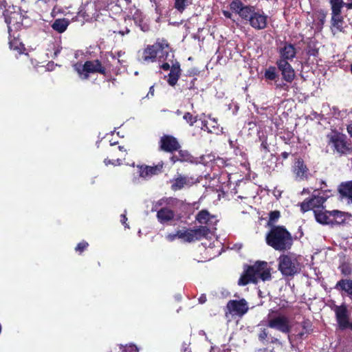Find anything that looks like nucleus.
I'll use <instances>...</instances> for the list:
<instances>
[{"mask_svg": "<svg viewBox=\"0 0 352 352\" xmlns=\"http://www.w3.org/2000/svg\"><path fill=\"white\" fill-rule=\"evenodd\" d=\"M277 52L279 54V59L277 60L292 61L296 56L297 50L295 45L288 41H280Z\"/></svg>", "mask_w": 352, "mask_h": 352, "instance_id": "obj_12", "label": "nucleus"}, {"mask_svg": "<svg viewBox=\"0 0 352 352\" xmlns=\"http://www.w3.org/2000/svg\"><path fill=\"white\" fill-rule=\"evenodd\" d=\"M127 221V217L126 214H122L120 215V221L123 225L126 224V221Z\"/></svg>", "mask_w": 352, "mask_h": 352, "instance_id": "obj_56", "label": "nucleus"}, {"mask_svg": "<svg viewBox=\"0 0 352 352\" xmlns=\"http://www.w3.org/2000/svg\"><path fill=\"white\" fill-rule=\"evenodd\" d=\"M177 238V231L176 232V233H170L166 236V239H167V241H168L170 242L175 241Z\"/></svg>", "mask_w": 352, "mask_h": 352, "instance_id": "obj_48", "label": "nucleus"}, {"mask_svg": "<svg viewBox=\"0 0 352 352\" xmlns=\"http://www.w3.org/2000/svg\"><path fill=\"white\" fill-rule=\"evenodd\" d=\"M280 217V212L279 210H273L269 213V219L267 221V226L271 229L274 226H278L276 223Z\"/></svg>", "mask_w": 352, "mask_h": 352, "instance_id": "obj_37", "label": "nucleus"}, {"mask_svg": "<svg viewBox=\"0 0 352 352\" xmlns=\"http://www.w3.org/2000/svg\"><path fill=\"white\" fill-rule=\"evenodd\" d=\"M334 288L352 298V278L340 279L336 283Z\"/></svg>", "mask_w": 352, "mask_h": 352, "instance_id": "obj_27", "label": "nucleus"}, {"mask_svg": "<svg viewBox=\"0 0 352 352\" xmlns=\"http://www.w3.org/2000/svg\"><path fill=\"white\" fill-rule=\"evenodd\" d=\"M123 352H138V349L135 345L130 344L124 347Z\"/></svg>", "mask_w": 352, "mask_h": 352, "instance_id": "obj_46", "label": "nucleus"}, {"mask_svg": "<svg viewBox=\"0 0 352 352\" xmlns=\"http://www.w3.org/2000/svg\"><path fill=\"white\" fill-rule=\"evenodd\" d=\"M223 14L227 19H231L232 16V14L230 11H228V10H223Z\"/></svg>", "mask_w": 352, "mask_h": 352, "instance_id": "obj_55", "label": "nucleus"}, {"mask_svg": "<svg viewBox=\"0 0 352 352\" xmlns=\"http://www.w3.org/2000/svg\"><path fill=\"white\" fill-rule=\"evenodd\" d=\"M331 8V25L339 32L343 31V24L344 23L343 17L341 16V9L344 5L330 4Z\"/></svg>", "mask_w": 352, "mask_h": 352, "instance_id": "obj_17", "label": "nucleus"}, {"mask_svg": "<svg viewBox=\"0 0 352 352\" xmlns=\"http://www.w3.org/2000/svg\"><path fill=\"white\" fill-rule=\"evenodd\" d=\"M190 3L189 0H175L174 8L182 13Z\"/></svg>", "mask_w": 352, "mask_h": 352, "instance_id": "obj_40", "label": "nucleus"}, {"mask_svg": "<svg viewBox=\"0 0 352 352\" xmlns=\"http://www.w3.org/2000/svg\"><path fill=\"white\" fill-rule=\"evenodd\" d=\"M7 2L6 0H0V10H7Z\"/></svg>", "mask_w": 352, "mask_h": 352, "instance_id": "obj_52", "label": "nucleus"}, {"mask_svg": "<svg viewBox=\"0 0 352 352\" xmlns=\"http://www.w3.org/2000/svg\"><path fill=\"white\" fill-rule=\"evenodd\" d=\"M290 152H283L281 154H280V156L281 157L283 158V160H286L288 158L289 155H290Z\"/></svg>", "mask_w": 352, "mask_h": 352, "instance_id": "obj_58", "label": "nucleus"}, {"mask_svg": "<svg viewBox=\"0 0 352 352\" xmlns=\"http://www.w3.org/2000/svg\"><path fill=\"white\" fill-rule=\"evenodd\" d=\"M264 77L266 80H275L278 77L276 67L270 66L266 69L264 73Z\"/></svg>", "mask_w": 352, "mask_h": 352, "instance_id": "obj_39", "label": "nucleus"}, {"mask_svg": "<svg viewBox=\"0 0 352 352\" xmlns=\"http://www.w3.org/2000/svg\"><path fill=\"white\" fill-rule=\"evenodd\" d=\"M309 192H309V190L308 188H303V190L301 192V195L309 194Z\"/></svg>", "mask_w": 352, "mask_h": 352, "instance_id": "obj_64", "label": "nucleus"}, {"mask_svg": "<svg viewBox=\"0 0 352 352\" xmlns=\"http://www.w3.org/2000/svg\"><path fill=\"white\" fill-rule=\"evenodd\" d=\"M154 91H155L154 86H153V85H152V86H151V87H150V88H149V91H148V93L147 94L146 97H147V98H149V97H150V96H154Z\"/></svg>", "mask_w": 352, "mask_h": 352, "instance_id": "obj_53", "label": "nucleus"}, {"mask_svg": "<svg viewBox=\"0 0 352 352\" xmlns=\"http://www.w3.org/2000/svg\"><path fill=\"white\" fill-rule=\"evenodd\" d=\"M197 78H194L190 79V82H188L187 80H185L186 81V85H182V91H186V90H191V89H195V80H196Z\"/></svg>", "mask_w": 352, "mask_h": 352, "instance_id": "obj_45", "label": "nucleus"}, {"mask_svg": "<svg viewBox=\"0 0 352 352\" xmlns=\"http://www.w3.org/2000/svg\"><path fill=\"white\" fill-rule=\"evenodd\" d=\"M172 49L168 41L164 38H157L153 45H148L143 50L140 60L142 63H153L157 56L160 59L168 60Z\"/></svg>", "mask_w": 352, "mask_h": 352, "instance_id": "obj_5", "label": "nucleus"}, {"mask_svg": "<svg viewBox=\"0 0 352 352\" xmlns=\"http://www.w3.org/2000/svg\"><path fill=\"white\" fill-rule=\"evenodd\" d=\"M164 163L160 161L155 166H148L146 164L137 165L139 170V175L144 179L151 178L154 175L162 173L164 170Z\"/></svg>", "mask_w": 352, "mask_h": 352, "instance_id": "obj_14", "label": "nucleus"}, {"mask_svg": "<svg viewBox=\"0 0 352 352\" xmlns=\"http://www.w3.org/2000/svg\"><path fill=\"white\" fill-rule=\"evenodd\" d=\"M256 12V8L253 6H244L239 15L245 21H250Z\"/></svg>", "mask_w": 352, "mask_h": 352, "instance_id": "obj_34", "label": "nucleus"}, {"mask_svg": "<svg viewBox=\"0 0 352 352\" xmlns=\"http://www.w3.org/2000/svg\"><path fill=\"white\" fill-rule=\"evenodd\" d=\"M266 243L274 250L285 252L291 249L294 240L292 234L284 226H274L267 232Z\"/></svg>", "mask_w": 352, "mask_h": 352, "instance_id": "obj_3", "label": "nucleus"}, {"mask_svg": "<svg viewBox=\"0 0 352 352\" xmlns=\"http://www.w3.org/2000/svg\"><path fill=\"white\" fill-rule=\"evenodd\" d=\"M88 247L89 243L86 241L82 240L77 244L75 248V251L79 254H82Z\"/></svg>", "mask_w": 352, "mask_h": 352, "instance_id": "obj_44", "label": "nucleus"}, {"mask_svg": "<svg viewBox=\"0 0 352 352\" xmlns=\"http://www.w3.org/2000/svg\"><path fill=\"white\" fill-rule=\"evenodd\" d=\"M272 268L267 262L257 261L253 265H246L244 271L238 280V285L245 286L249 283L257 284L261 280L263 282L271 280Z\"/></svg>", "mask_w": 352, "mask_h": 352, "instance_id": "obj_2", "label": "nucleus"}, {"mask_svg": "<svg viewBox=\"0 0 352 352\" xmlns=\"http://www.w3.org/2000/svg\"><path fill=\"white\" fill-rule=\"evenodd\" d=\"M292 136H293L292 133L289 134L288 137L287 138H283V140H284L285 144H289V141H290L291 138H292Z\"/></svg>", "mask_w": 352, "mask_h": 352, "instance_id": "obj_59", "label": "nucleus"}, {"mask_svg": "<svg viewBox=\"0 0 352 352\" xmlns=\"http://www.w3.org/2000/svg\"><path fill=\"white\" fill-rule=\"evenodd\" d=\"M130 32V30L128 28H125V30L123 31H120L119 34L122 36H124V34H128Z\"/></svg>", "mask_w": 352, "mask_h": 352, "instance_id": "obj_60", "label": "nucleus"}, {"mask_svg": "<svg viewBox=\"0 0 352 352\" xmlns=\"http://www.w3.org/2000/svg\"><path fill=\"white\" fill-rule=\"evenodd\" d=\"M177 153H173L169 160L172 164L177 162L193 164L195 162V157L187 150L178 149Z\"/></svg>", "mask_w": 352, "mask_h": 352, "instance_id": "obj_20", "label": "nucleus"}, {"mask_svg": "<svg viewBox=\"0 0 352 352\" xmlns=\"http://www.w3.org/2000/svg\"><path fill=\"white\" fill-rule=\"evenodd\" d=\"M183 119L190 126H192L197 121V116H194L190 112H186L183 116Z\"/></svg>", "mask_w": 352, "mask_h": 352, "instance_id": "obj_42", "label": "nucleus"}, {"mask_svg": "<svg viewBox=\"0 0 352 352\" xmlns=\"http://www.w3.org/2000/svg\"><path fill=\"white\" fill-rule=\"evenodd\" d=\"M249 309L247 301L244 299L230 300L226 305V315L228 314L232 316L242 317Z\"/></svg>", "mask_w": 352, "mask_h": 352, "instance_id": "obj_11", "label": "nucleus"}, {"mask_svg": "<svg viewBox=\"0 0 352 352\" xmlns=\"http://www.w3.org/2000/svg\"><path fill=\"white\" fill-rule=\"evenodd\" d=\"M192 178L186 175L179 174L171 181V190L173 191L180 190L185 186H190L193 182Z\"/></svg>", "mask_w": 352, "mask_h": 352, "instance_id": "obj_23", "label": "nucleus"}, {"mask_svg": "<svg viewBox=\"0 0 352 352\" xmlns=\"http://www.w3.org/2000/svg\"><path fill=\"white\" fill-rule=\"evenodd\" d=\"M175 216V212L166 206L160 208L156 214L157 221L162 224L168 223L173 221Z\"/></svg>", "mask_w": 352, "mask_h": 352, "instance_id": "obj_25", "label": "nucleus"}, {"mask_svg": "<svg viewBox=\"0 0 352 352\" xmlns=\"http://www.w3.org/2000/svg\"><path fill=\"white\" fill-rule=\"evenodd\" d=\"M244 5L240 0H234L230 3V9L239 14Z\"/></svg>", "mask_w": 352, "mask_h": 352, "instance_id": "obj_43", "label": "nucleus"}, {"mask_svg": "<svg viewBox=\"0 0 352 352\" xmlns=\"http://www.w3.org/2000/svg\"><path fill=\"white\" fill-rule=\"evenodd\" d=\"M160 68L164 71H168L171 69V65L168 62L164 63L160 65Z\"/></svg>", "mask_w": 352, "mask_h": 352, "instance_id": "obj_49", "label": "nucleus"}, {"mask_svg": "<svg viewBox=\"0 0 352 352\" xmlns=\"http://www.w3.org/2000/svg\"><path fill=\"white\" fill-rule=\"evenodd\" d=\"M73 68L82 80L89 78L90 74H100L107 76L110 74L111 65L109 61L102 62L99 59L86 60L83 64L77 62L73 65Z\"/></svg>", "mask_w": 352, "mask_h": 352, "instance_id": "obj_4", "label": "nucleus"}, {"mask_svg": "<svg viewBox=\"0 0 352 352\" xmlns=\"http://www.w3.org/2000/svg\"><path fill=\"white\" fill-rule=\"evenodd\" d=\"M62 47L58 46L54 50V57H56L61 51Z\"/></svg>", "mask_w": 352, "mask_h": 352, "instance_id": "obj_61", "label": "nucleus"}, {"mask_svg": "<svg viewBox=\"0 0 352 352\" xmlns=\"http://www.w3.org/2000/svg\"><path fill=\"white\" fill-rule=\"evenodd\" d=\"M198 300H199V302L200 304L205 303L206 302V300H207V298H206V294H201Z\"/></svg>", "mask_w": 352, "mask_h": 352, "instance_id": "obj_51", "label": "nucleus"}, {"mask_svg": "<svg viewBox=\"0 0 352 352\" xmlns=\"http://www.w3.org/2000/svg\"><path fill=\"white\" fill-rule=\"evenodd\" d=\"M327 137L334 155L342 157L352 154V142L346 134L333 130Z\"/></svg>", "mask_w": 352, "mask_h": 352, "instance_id": "obj_6", "label": "nucleus"}, {"mask_svg": "<svg viewBox=\"0 0 352 352\" xmlns=\"http://www.w3.org/2000/svg\"><path fill=\"white\" fill-rule=\"evenodd\" d=\"M9 33V46L11 50H15L19 53H22L25 50V46L19 38V34L16 33L12 34Z\"/></svg>", "mask_w": 352, "mask_h": 352, "instance_id": "obj_28", "label": "nucleus"}, {"mask_svg": "<svg viewBox=\"0 0 352 352\" xmlns=\"http://www.w3.org/2000/svg\"><path fill=\"white\" fill-rule=\"evenodd\" d=\"M249 23L256 30H264L267 26V16L263 12H256L250 18Z\"/></svg>", "mask_w": 352, "mask_h": 352, "instance_id": "obj_21", "label": "nucleus"}, {"mask_svg": "<svg viewBox=\"0 0 352 352\" xmlns=\"http://www.w3.org/2000/svg\"><path fill=\"white\" fill-rule=\"evenodd\" d=\"M5 22L8 25V32H12V26L20 28L23 23L22 14L19 11L5 10L3 12Z\"/></svg>", "mask_w": 352, "mask_h": 352, "instance_id": "obj_15", "label": "nucleus"}, {"mask_svg": "<svg viewBox=\"0 0 352 352\" xmlns=\"http://www.w3.org/2000/svg\"><path fill=\"white\" fill-rule=\"evenodd\" d=\"M276 64L281 72L283 80L287 82H292L294 79L295 72L289 61L276 60Z\"/></svg>", "mask_w": 352, "mask_h": 352, "instance_id": "obj_19", "label": "nucleus"}, {"mask_svg": "<svg viewBox=\"0 0 352 352\" xmlns=\"http://www.w3.org/2000/svg\"><path fill=\"white\" fill-rule=\"evenodd\" d=\"M306 53L309 56L317 57L319 54V50L315 44L309 43L307 46Z\"/></svg>", "mask_w": 352, "mask_h": 352, "instance_id": "obj_41", "label": "nucleus"}, {"mask_svg": "<svg viewBox=\"0 0 352 352\" xmlns=\"http://www.w3.org/2000/svg\"><path fill=\"white\" fill-rule=\"evenodd\" d=\"M292 170L296 180L301 181L308 179L309 170L302 158L298 157L296 160Z\"/></svg>", "mask_w": 352, "mask_h": 352, "instance_id": "obj_18", "label": "nucleus"}, {"mask_svg": "<svg viewBox=\"0 0 352 352\" xmlns=\"http://www.w3.org/2000/svg\"><path fill=\"white\" fill-rule=\"evenodd\" d=\"M180 201L174 197H163L160 199H159L155 204L154 205L152 210L153 211H157L159 210V207H168V206H177Z\"/></svg>", "mask_w": 352, "mask_h": 352, "instance_id": "obj_30", "label": "nucleus"}, {"mask_svg": "<svg viewBox=\"0 0 352 352\" xmlns=\"http://www.w3.org/2000/svg\"><path fill=\"white\" fill-rule=\"evenodd\" d=\"M346 131L349 136L352 138V121L346 126Z\"/></svg>", "mask_w": 352, "mask_h": 352, "instance_id": "obj_50", "label": "nucleus"}, {"mask_svg": "<svg viewBox=\"0 0 352 352\" xmlns=\"http://www.w3.org/2000/svg\"><path fill=\"white\" fill-rule=\"evenodd\" d=\"M267 327L285 334H289L292 330L289 319L284 315L270 318L267 320Z\"/></svg>", "mask_w": 352, "mask_h": 352, "instance_id": "obj_10", "label": "nucleus"}, {"mask_svg": "<svg viewBox=\"0 0 352 352\" xmlns=\"http://www.w3.org/2000/svg\"><path fill=\"white\" fill-rule=\"evenodd\" d=\"M190 232L191 234H192V237L193 238V241H199L204 238H207L210 233V230L206 226H199L191 229Z\"/></svg>", "mask_w": 352, "mask_h": 352, "instance_id": "obj_29", "label": "nucleus"}, {"mask_svg": "<svg viewBox=\"0 0 352 352\" xmlns=\"http://www.w3.org/2000/svg\"><path fill=\"white\" fill-rule=\"evenodd\" d=\"M190 231L191 228L177 230V238L183 239L185 242H193L192 234Z\"/></svg>", "mask_w": 352, "mask_h": 352, "instance_id": "obj_38", "label": "nucleus"}, {"mask_svg": "<svg viewBox=\"0 0 352 352\" xmlns=\"http://www.w3.org/2000/svg\"><path fill=\"white\" fill-rule=\"evenodd\" d=\"M338 192L341 198L346 199L352 204V180L341 182L338 187Z\"/></svg>", "mask_w": 352, "mask_h": 352, "instance_id": "obj_26", "label": "nucleus"}, {"mask_svg": "<svg viewBox=\"0 0 352 352\" xmlns=\"http://www.w3.org/2000/svg\"><path fill=\"white\" fill-rule=\"evenodd\" d=\"M78 16H82L83 18H85V16H88V15L86 14V12L85 11H82V10H80L78 12Z\"/></svg>", "mask_w": 352, "mask_h": 352, "instance_id": "obj_62", "label": "nucleus"}, {"mask_svg": "<svg viewBox=\"0 0 352 352\" xmlns=\"http://www.w3.org/2000/svg\"><path fill=\"white\" fill-rule=\"evenodd\" d=\"M203 130H206L210 133H218L219 131V125L217 123V120L209 117V121H203L202 127Z\"/></svg>", "mask_w": 352, "mask_h": 352, "instance_id": "obj_33", "label": "nucleus"}, {"mask_svg": "<svg viewBox=\"0 0 352 352\" xmlns=\"http://www.w3.org/2000/svg\"><path fill=\"white\" fill-rule=\"evenodd\" d=\"M131 19L142 32H147L150 30V25L145 21V16L140 9L135 8L133 12L131 11Z\"/></svg>", "mask_w": 352, "mask_h": 352, "instance_id": "obj_22", "label": "nucleus"}, {"mask_svg": "<svg viewBox=\"0 0 352 352\" xmlns=\"http://www.w3.org/2000/svg\"><path fill=\"white\" fill-rule=\"evenodd\" d=\"M344 6H345V7L348 9V10H351L352 9V1L350 2V3H344Z\"/></svg>", "mask_w": 352, "mask_h": 352, "instance_id": "obj_63", "label": "nucleus"}, {"mask_svg": "<svg viewBox=\"0 0 352 352\" xmlns=\"http://www.w3.org/2000/svg\"><path fill=\"white\" fill-rule=\"evenodd\" d=\"M302 329V331L297 334V338L303 340L307 338L309 334L313 332V324L309 319L304 318L300 323Z\"/></svg>", "mask_w": 352, "mask_h": 352, "instance_id": "obj_31", "label": "nucleus"}, {"mask_svg": "<svg viewBox=\"0 0 352 352\" xmlns=\"http://www.w3.org/2000/svg\"><path fill=\"white\" fill-rule=\"evenodd\" d=\"M331 309L335 313V316L338 326L342 331L349 329L352 330V322L350 318V311L346 304L342 303L340 305H334Z\"/></svg>", "mask_w": 352, "mask_h": 352, "instance_id": "obj_8", "label": "nucleus"}, {"mask_svg": "<svg viewBox=\"0 0 352 352\" xmlns=\"http://www.w3.org/2000/svg\"><path fill=\"white\" fill-rule=\"evenodd\" d=\"M257 337L259 342L262 343L263 345H282L280 336L278 334L272 335V333L267 328L259 329L257 333Z\"/></svg>", "mask_w": 352, "mask_h": 352, "instance_id": "obj_16", "label": "nucleus"}, {"mask_svg": "<svg viewBox=\"0 0 352 352\" xmlns=\"http://www.w3.org/2000/svg\"><path fill=\"white\" fill-rule=\"evenodd\" d=\"M168 61L171 63V69H170V73L168 75L167 82L169 85L173 87L175 86L181 75V68L179 63L175 60L173 62V60H170L168 58Z\"/></svg>", "mask_w": 352, "mask_h": 352, "instance_id": "obj_24", "label": "nucleus"}, {"mask_svg": "<svg viewBox=\"0 0 352 352\" xmlns=\"http://www.w3.org/2000/svg\"><path fill=\"white\" fill-rule=\"evenodd\" d=\"M330 4L344 5L343 0H329Z\"/></svg>", "mask_w": 352, "mask_h": 352, "instance_id": "obj_54", "label": "nucleus"}, {"mask_svg": "<svg viewBox=\"0 0 352 352\" xmlns=\"http://www.w3.org/2000/svg\"><path fill=\"white\" fill-rule=\"evenodd\" d=\"M69 23L70 22L67 19H56L54 21L51 27L54 30H55L58 33L61 34L66 31Z\"/></svg>", "mask_w": 352, "mask_h": 352, "instance_id": "obj_32", "label": "nucleus"}, {"mask_svg": "<svg viewBox=\"0 0 352 352\" xmlns=\"http://www.w3.org/2000/svg\"><path fill=\"white\" fill-rule=\"evenodd\" d=\"M261 148L264 151L265 153L270 152L269 144L266 139L262 141L261 144Z\"/></svg>", "mask_w": 352, "mask_h": 352, "instance_id": "obj_47", "label": "nucleus"}, {"mask_svg": "<svg viewBox=\"0 0 352 352\" xmlns=\"http://www.w3.org/2000/svg\"><path fill=\"white\" fill-rule=\"evenodd\" d=\"M210 219L211 215L207 210H201L197 214L195 217L196 221L201 225H207Z\"/></svg>", "mask_w": 352, "mask_h": 352, "instance_id": "obj_36", "label": "nucleus"}, {"mask_svg": "<svg viewBox=\"0 0 352 352\" xmlns=\"http://www.w3.org/2000/svg\"><path fill=\"white\" fill-rule=\"evenodd\" d=\"M338 270L343 277L351 278V276H352V265L350 263L342 262L338 266Z\"/></svg>", "mask_w": 352, "mask_h": 352, "instance_id": "obj_35", "label": "nucleus"}, {"mask_svg": "<svg viewBox=\"0 0 352 352\" xmlns=\"http://www.w3.org/2000/svg\"><path fill=\"white\" fill-rule=\"evenodd\" d=\"M117 143L116 142L110 143V148L108 149V152L112 159L105 158L104 160V163L107 166L109 164L119 166L122 164V160L125 159L127 154L126 149L124 146H116Z\"/></svg>", "mask_w": 352, "mask_h": 352, "instance_id": "obj_9", "label": "nucleus"}, {"mask_svg": "<svg viewBox=\"0 0 352 352\" xmlns=\"http://www.w3.org/2000/svg\"><path fill=\"white\" fill-rule=\"evenodd\" d=\"M159 148L161 151L173 153L181 148L178 140L171 135H164L159 141Z\"/></svg>", "mask_w": 352, "mask_h": 352, "instance_id": "obj_13", "label": "nucleus"}, {"mask_svg": "<svg viewBox=\"0 0 352 352\" xmlns=\"http://www.w3.org/2000/svg\"><path fill=\"white\" fill-rule=\"evenodd\" d=\"M326 192L319 190H315L314 193L308 198H306L302 202L298 204L300 212L305 213L313 210L316 221L323 226L330 225L331 226H338L345 223L348 213L338 210H327L324 206L328 199V196H324Z\"/></svg>", "mask_w": 352, "mask_h": 352, "instance_id": "obj_1", "label": "nucleus"}, {"mask_svg": "<svg viewBox=\"0 0 352 352\" xmlns=\"http://www.w3.org/2000/svg\"><path fill=\"white\" fill-rule=\"evenodd\" d=\"M302 265L294 254H281L278 258V270L285 277H294L301 272Z\"/></svg>", "mask_w": 352, "mask_h": 352, "instance_id": "obj_7", "label": "nucleus"}, {"mask_svg": "<svg viewBox=\"0 0 352 352\" xmlns=\"http://www.w3.org/2000/svg\"><path fill=\"white\" fill-rule=\"evenodd\" d=\"M276 86L277 88H283L285 90H287L288 89V85L285 83L282 84H276Z\"/></svg>", "mask_w": 352, "mask_h": 352, "instance_id": "obj_57", "label": "nucleus"}]
</instances>
